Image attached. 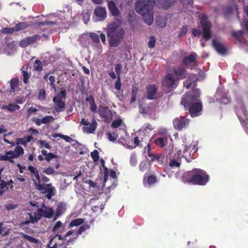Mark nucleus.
<instances>
[{
    "instance_id": "43",
    "label": "nucleus",
    "mask_w": 248,
    "mask_h": 248,
    "mask_svg": "<svg viewBox=\"0 0 248 248\" xmlns=\"http://www.w3.org/2000/svg\"><path fill=\"white\" fill-rule=\"evenodd\" d=\"M8 189V187L6 182L3 180H0V195H2Z\"/></svg>"
},
{
    "instance_id": "46",
    "label": "nucleus",
    "mask_w": 248,
    "mask_h": 248,
    "mask_svg": "<svg viewBox=\"0 0 248 248\" xmlns=\"http://www.w3.org/2000/svg\"><path fill=\"white\" fill-rule=\"evenodd\" d=\"M28 27V24L25 22H20L16 24L15 29V31H17L24 29Z\"/></svg>"
},
{
    "instance_id": "4",
    "label": "nucleus",
    "mask_w": 248,
    "mask_h": 248,
    "mask_svg": "<svg viewBox=\"0 0 248 248\" xmlns=\"http://www.w3.org/2000/svg\"><path fill=\"white\" fill-rule=\"evenodd\" d=\"M107 33L109 38V45L112 47H116L124 37L125 32L124 29L118 28L117 24L113 23L108 25L107 28Z\"/></svg>"
},
{
    "instance_id": "2",
    "label": "nucleus",
    "mask_w": 248,
    "mask_h": 248,
    "mask_svg": "<svg viewBox=\"0 0 248 248\" xmlns=\"http://www.w3.org/2000/svg\"><path fill=\"white\" fill-rule=\"evenodd\" d=\"M155 4V0H138L135 4V10L142 16L145 22L149 25L153 22V8Z\"/></svg>"
},
{
    "instance_id": "63",
    "label": "nucleus",
    "mask_w": 248,
    "mask_h": 248,
    "mask_svg": "<svg viewBox=\"0 0 248 248\" xmlns=\"http://www.w3.org/2000/svg\"><path fill=\"white\" fill-rule=\"evenodd\" d=\"M56 156L52 153H49L48 155L45 157V159L47 162H49L52 159L56 158Z\"/></svg>"
},
{
    "instance_id": "56",
    "label": "nucleus",
    "mask_w": 248,
    "mask_h": 248,
    "mask_svg": "<svg viewBox=\"0 0 248 248\" xmlns=\"http://www.w3.org/2000/svg\"><path fill=\"white\" fill-rule=\"evenodd\" d=\"M122 69V66L121 64L118 63V64H117L115 65V71L117 74V78L120 77Z\"/></svg>"
},
{
    "instance_id": "53",
    "label": "nucleus",
    "mask_w": 248,
    "mask_h": 248,
    "mask_svg": "<svg viewBox=\"0 0 248 248\" xmlns=\"http://www.w3.org/2000/svg\"><path fill=\"white\" fill-rule=\"evenodd\" d=\"M130 163L131 166H135L137 163V160L136 154L133 153L131 155L130 159Z\"/></svg>"
},
{
    "instance_id": "19",
    "label": "nucleus",
    "mask_w": 248,
    "mask_h": 248,
    "mask_svg": "<svg viewBox=\"0 0 248 248\" xmlns=\"http://www.w3.org/2000/svg\"><path fill=\"white\" fill-rule=\"evenodd\" d=\"M108 176L110 177V181L113 182V184L111 186H108V187L109 189H113L117 185L116 172L112 170H110L107 171H106L105 174V177L104 178V185L105 186L107 183Z\"/></svg>"
},
{
    "instance_id": "8",
    "label": "nucleus",
    "mask_w": 248,
    "mask_h": 248,
    "mask_svg": "<svg viewBox=\"0 0 248 248\" xmlns=\"http://www.w3.org/2000/svg\"><path fill=\"white\" fill-rule=\"evenodd\" d=\"M158 111L156 103L151 102L147 104L141 102L139 104V111L144 117L154 118Z\"/></svg>"
},
{
    "instance_id": "33",
    "label": "nucleus",
    "mask_w": 248,
    "mask_h": 248,
    "mask_svg": "<svg viewBox=\"0 0 248 248\" xmlns=\"http://www.w3.org/2000/svg\"><path fill=\"white\" fill-rule=\"evenodd\" d=\"M156 181V177L154 175H149L147 178L144 176L143 178V184L146 187L152 186L155 183Z\"/></svg>"
},
{
    "instance_id": "41",
    "label": "nucleus",
    "mask_w": 248,
    "mask_h": 248,
    "mask_svg": "<svg viewBox=\"0 0 248 248\" xmlns=\"http://www.w3.org/2000/svg\"><path fill=\"white\" fill-rule=\"evenodd\" d=\"M244 31L240 30L238 31L234 32L232 33V35L240 43L243 42Z\"/></svg>"
},
{
    "instance_id": "26",
    "label": "nucleus",
    "mask_w": 248,
    "mask_h": 248,
    "mask_svg": "<svg viewBox=\"0 0 248 248\" xmlns=\"http://www.w3.org/2000/svg\"><path fill=\"white\" fill-rule=\"evenodd\" d=\"M40 38V36L34 35L32 36L29 37L22 40L20 42L19 45L22 47H25Z\"/></svg>"
},
{
    "instance_id": "32",
    "label": "nucleus",
    "mask_w": 248,
    "mask_h": 248,
    "mask_svg": "<svg viewBox=\"0 0 248 248\" xmlns=\"http://www.w3.org/2000/svg\"><path fill=\"white\" fill-rule=\"evenodd\" d=\"M212 43L214 48L218 53L224 54L226 52V48L221 43L217 41L215 39L213 40Z\"/></svg>"
},
{
    "instance_id": "31",
    "label": "nucleus",
    "mask_w": 248,
    "mask_h": 248,
    "mask_svg": "<svg viewBox=\"0 0 248 248\" xmlns=\"http://www.w3.org/2000/svg\"><path fill=\"white\" fill-rule=\"evenodd\" d=\"M147 152V155L151 161H153L155 160H157L159 161H162L164 158V157L161 155L156 156L155 155L152 154L150 152V147L149 144H148L147 146L145 147V152Z\"/></svg>"
},
{
    "instance_id": "13",
    "label": "nucleus",
    "mask_w": 248,
    "mask_h": 248,
    "mask_svg": "<svg viewBox=\"0 0 248 248\" xmlns=\"http://www.w3.org/2000/svg\"><path fill=\"white\" fill-rule=\"evenodd\" d=\"M35 186L37 189L41 191L43 193H46V197L50 200L55 194V188L54 186H52L51 184L47 185L41 184L40 181L35 183Z\"/></svg>"
},
{
    "instance_id": "28",
    "label": "nucleus",
    "mask_w": 248,
    "mask_h": 248,
    "mask_svg": "<svg viewBox=\"0 0 248 248\" xmlns=\"http://www.w3.org/2000/svg\"><path fill=\"white\" fill-rule=\"evenodd\" d=\"M78 40L81 46L84 48L89 47L91 44L89 33L81 34Z\"/></svg>"
},
{
    "instance_id": "39",
    "label": "nucleus",
    "mask_w": 248,
    "mask_h": 248,
    "mask_svg": "<svg viewBox=\"0 0 248 248\" xmlns=\"http://www.w3.org/2000/svg\"><path fill=\"white\" fill-rule=\"evenodd\" d=\"M58 239L59 240H61L62 237L59 234H56L54 237L50 238L49 243L47 244V247L48 248H57V243L54 242V241Z\"/></svg>"
},
{
    "instance_id": "35",
    "label": "nucleus",
    "mask_w": 248,
    "mask_h": 248,
    "mask_svg": "<svg viewBox=\"0 0 248 248\" xmlns=\"http://www.w3.org/2000/svg\"><path fill=\"white\" fill-rule=\"evenodd\" d=\"M66 210V205L65 203H61L57 207L56 211V214L54 220H56L60 216L63 214Z\"/></svg>"
},
{
    "instance_id": "10",
    "label": "nucleus",
    "mask_w": 248,
    "mask_h": 248,
    "mask_svg": "<svg viewBox=\"0 0 248 248\" xmlns=\"http://www.w3.org/2000/svg\"><path fill=\"white\" fill-rule=\"evenodd\" d=\"M230 102V99L227 96V92L221 86L217 88L214 97L209 99L210 103L218 102L220 104H227Z\"/></svg>"
},
{
    "instance_id": "17",
    "label": "nucleus",
    "mask_w": 248,
    "mask_h": 248,
    "mask_svg": "<svg viewBox=\"0 0 248 248\" xmlns=\"http://www.w3.org/2000/svg\"><path fill=\"white\" fill-rule=\"evenodd\" d=\"M182 151L178 150L176 153L174 154L170 158L169 166L171 168H178L181 164V157H183V155L181 156Z\"/></svg>"
},
{
    "instance_id": "18",
    "label": "nucleus",
    "mask_w": 248,
    "mask_h": 248,
    "mask_svg": "<svg viewBox=\"0 0 248 248\" xmlns=\"http://www.w3.org/2000/svg\"><path fill=\"white\" fill-rule=\"evenodd\" d=\"M98 112L99 116L103 118L106 122H110L112 119V113L108 107L100 106L99 107Z\"/></svg>"
},
{
    "instance_id": "9",
    "label": "nucleus",
    "mask_w": 248,
    "mask_h": 248,
    "mask_svg": "<svg viewBox=\"0 0 248 248\" xmlns=\"http://www.w3.org/2000/svg\"><path fill=\"white\" fill-rule=\"evenodd\" d=\"M24 149L20 146H16L14 151H9L4 154H0V161H7L14 163V158H17L24 154Z\"/></svg>"
},
{
    "instance_id": "21",
    "label": "nucleus",
    "mask_w": 248,
    "mask_h": 248,
    "mask_svg": "<svg viewBox=\"0 0 248 248\" xmlns=\"http://www.w3.org/2000/svg\"><path fill=\"white\" fill-rule=\"evenodd\" d=\"M172 73L178 80L185 78L187 76L186 70L181 66H176L173 68Z\"/></svg>"
},
{
    "instance_id": "1",
    "label": "nucleus",
    "mask_w": 248,
    "mask_h": 248,
    "mask_svg": "<svg viewBox=\"0 0 248 248\" xmlns=\"http://www.w3.org/2000/svg\"><path fill=\"white\" fill-rule=\"evenodd\" d=\"M199 80V78L194 74L189 75L187 79L184 82V85L186 89L191 88V93L185 94L182 99L181 104L185 108H188L189 113L192 117L199 116L202 108V102L199 99L200 92L199 89L194 88L196 81Z\"/></svg>"
},
{
    "instance_id": "61",
    "label": "nucleus",
    "mask_w": 248,
    "mask_h": 248,
    "mask_svg": "<svg viewBox=\"0 0 248 248\" xmlns=\"http://www.w3.org/2000/svg\"><path fill=\"white\" fill-rule=\"evenodd\" d=\"M138 90V89L137 88H133L132 91V96L130 100V103H132L136 100Z\"/></svg>"
},
{
    "instance_id": "47",
    "label": "nucleus",
    "mask_w": 248,
    "mask_h": 248,
    "mask_svg": "<svg viewBox=\"0 0 248 248\" xmlns=\"http://www.w3.org/2000/svg\"><path fill=\"white\" fill-rule=\"evenodd\" d=\"M89 34L90 39H92L93 43L100 42L99 37L97 34L94 32H90L89 33Z\"/></svg>"
},
{
    "instance_id": "25",
    "label": "nucleus",
    "mask_w": 248,
    "mask_h": 248,
    "mask_svg": "<svg viewBox=\"0 0 248 248\" xmlns=\"http://www.w3.org/2000/svg\"><path fill=\"white\" fill-rule=\"evenodd\" d=\"M94 15L97 18L96 19H94L95 21H101L104 20L107 16V12L106 9L102 7H96L94 11Z\"/></svg>"
},
{
    "instance_id": "55",
    "label": "nucleus",
    "mask_w": 248,
    "mask_h": 248,
    "mask_svg": "<svg viewBox=\"0 0 248 248\" xmlns=\"http://www.w3.org/2000/svg\"><path fill=\"white\" fill-rule=\"evenodd\" d=\"M91 156L95 162L97 161L99 158L98 152L96 150H94L93 152H91Z\"/></svg>"
},
{
    "instance_id": "23",
    "label": "nucleus",
    "mask_w": 248,
    "mask_h": 248,
    "mask_svg": "<svg viewBox=\"0 0 248 248\" xmlns=\"http://www.w3.org/2000/svg\"><path fill=\"white\" fill-rule=\"evenodd\" d=\"M64 140H65L67 142H72V145L74 146L76 149L79 148L81 149V150L79 151V153L80 155H83L85 153V151L83 150V148H85L83 145L81 144H80L78 140H76L73 139L67 135H63V138Z\"/></svg>"
},
{
    "instance_id": "22",
    "label": "nucleus",
    "mask_w": 248,
    "mask_h": 248,
    "mask_svg": "<svg viewBox=\"0 0 248 248\" xmlns=\"http://www.w3.org/2000/svg\"><path fill=\"white\" fill-rule=\"evenodd\" d=\"M196 56V53L193 52L188 56L185 57L182 61L183 64L187 67L190 66L195 67L197 64V62L195 59Z\"/></svg>"
},
{
    "instance_id": "37",
    "label": "nucleus",
    "mask_w": 248,
    "mask_h": 248,
    "mask_svg": "<svg viewBox=\"0 0 248 248\" xmlns=\"http://www.w3.org/2000/svg\"><path fill=\"white\" fill-rule=\"evenodd\" d=\"M64 230V225L60 221H57L52 229V231L57 233L62 232Z\"/></svg>"
},
{
    "instance_id": "45",
    "label": "nucleus",
    "mask_w": 248,
    "mask_h": 248,
    "mask_svg": "<svg viewBox=\"0 0 248 248\" xmlns=\"http://www.w3.org/2000/svg\"><path fill=\"white\" fill-rule=\"evenodd\" d=\"M33 68L36 71H41L43 69L42 62L40 60H36L34 63Z\"/></svg>"
},
{
    "instance_id": "20",
    "label": "nucleus",
    "mask_w": 248,
    "mask_h": 248,
    "mask_svg": "<svg viewBox=\"0 0 248 248\" xmlns=\"http://www.w3.org/2000/svg\"><path fill=\"white\" fill-rule=\"evenodd\" d=\"M188 120L184 117H177L173 121L174 128L178 130H181L188 124Z\"/></svg>"
},
{
    "instance_id": "60",
    "label": "nucleus",
    "mask_w": 248,
    "mask_h": 248,
    "mask_svg": "<svg viewBox=\"0 0 248 248\" xmlns=\"http://www.w3.org/2000/svg\"><path fill=\"white\" fill-rule=\"evenodd\" d=\"M122 123V121L121 119L115 120L112 122L111 125L113 128H116L119 127L121 125Z\"/></svg>"
},
{
    "instance_id": "57",
    "label": "nucleus",
    "mask_w": 248,
    "mask_h": 248,
    "mask_svg": "<svg viewBox=\"0 0 248 248\" xmlns=\"http://www.w3.org/2000/svg\"><path fill=\"white\" fill-rule=\"evenodd\" d=\"M90 18V14L88 12L83 13L82 19L85 24H87Z\"/></svg>"
},
{
    "instance_id": "52",
    "label": "nucleus",
    "mask_w": 248,
    "mask_h": 248,
    "mask_svg": "<svg viewBox=\"0 0 248 248\" xmlns=\"http://www.w3.org/2000/svg\"><path fill=\"white\" fill-rule=\"evenodd\" d=\"M93 48L99 52H101L102 51V46L99 43H94V44L91 43V45Z\"/></svg>"
},
{
    "instance_id": "14",
    "label": "nucleus",
    "mask_w": 248,
    "mask_h": 248,
    "mask_svg": "<svg viewBox=\"0 0 248 248\" xmlns=\"http://www.w3.org/2000/svg\"><path fill=\"white\" fill-rule=\"evenodd\" d=\"M65 98V91H61L56 96L53 98V101L55 105V109L57 112H62L64 110L65 104L64 100Z\"/></svg>"
},
{
    "instance_id": "11",
    "label": "nucleus",
    "mask_w": 248,
    "mask_h": 248,
    "mask_svg": "<svg viewBox=\"0 0 248 248\" xmlns=\"http://www.w3.org/2000/svg\"><path fill=\"white\" fill-rule=\"evenodd\" d=\"M66 18L63 12H60V14H53L49 16V20L46 22H41L39 25L42 26L47 25L49 27L54 25H60L61 23H64V21Z\"/></svg>"
},
{
    "instance_id": "64",
    "label": "nucleus",
    "mask_w": 248,
    "mask_h": 248,
    "mask_svg": "<svg viewBox=\"0 0 248 248\" xmlns=\"http://www.w3.org/2000/svg\"><path fill=\"white\" fill-rule=\"evenodd\" d=\"M241 24L243 28L246 29V30L248 31V21L246 18H244L242 21H241Z\"/></svg>"
},
{
    "instance_id": "5",
    "label": "nucleus",
    "mask_w": 248,
    "mask_h": 248,
    "mask_svg": "<svg viewBox=\"0 0 248 248\" xmlns=\"http://www.w3.org/2000/svg\"><path fill=\"white\" fill-rule=\"evenodd\" d=\"M54 211L52 208L47 207L44 205H42L41 208L37 209L34 213L33 216L31 213H28V217H26V220L22 221V225H28L30 223L34 224L37 222L42 217L47 218H51L54 215Z\"/></svg>"
},
{
    "instance_id": "44",
    "label": "nucleus",
    "mask_w": 248,
    "mask_h": 248,
    "mask_svg": "<svg viewBox=\"0 0 248 248\" xmlns=\"http://www.w3.org/2000/svg\"><path fill=\"white\" fill-rule=\"evenodd\" d=\"M149 164L148 161L146 160L141 162L139 165V169L141 171L144 172L146 171L149 167Z\"/></svg>"
},
{
    "instance_id": "12",
    "label": "nucleus",
    "mask_w": 248,
    "mask_h": 248,
    "mask_svg": "<svg viewBox=\"0 0 248 248\" xmlns=\"http://www.w3.org/2000/svg\"><path fill=\"white\" fill-rule=\"evenodd\" d=\"M80 124L83 125V132L87 134H93L96 130L98 124L94 118H93L91 123L88 119H81Z\"/></svg>"
},
{
    "instance_id": "49",
    "label": "nucleus",
    "mask_w": 248,
    "mask_h": 248,
    "mask_svg": "<svg viewBox=\"0 0 248 248\" xmlns=\"http://www.w3.org/2000/svg\"><path fill=\"white\" fill-rule=\"evenodd\" d=\"M161 5L164 8L167 9L170 7L172 4V0H160Z\"/></svg>"
},
{
    "instance_id": "50",
    "label": "nucleus",
    "mask_w": 248,
    "mask_h": 248,
    "mask_svg": "<svg viewBox=\"0 0 248 248\" xmlns=\"http://www.w3.org/2000/svg\"><path fill=\"white\" fill-rule=\"evenodd\" d=\"M18 84V80L17 78H13L10 81V86L11 89L14 91Z\"/></svg>"
},
{
    "instance_id": "36",
    "label": "nucleus",
    "mask_w": 248,
    "mask_h": 248,
    "mask_svg": "<svg viewBox=\"0 0 248 248\" xmlns=\"http://www.w3.org/2000/svg\"><path fill=\"white\" fill-rule=\"evenodd\" d=\"M90 228V226L88 224H87V223L83 224L78 229V231L77 232V236L75 238H73L72 239H70L69 242H71V241H75V240H76V239H77L78 236L81 234L83 232H84L86 231V230L89 229Z\"/></svg>"
},
{
    "instance_id": "7",
    "label": "nucleus",
    "mask_w": 248,
    "mask_h": 248,
    "mask_svg": "<svg viewBox=\"0 0 248 248\" xmlns=\"http://www.w3.org/2000/svg\"><path fill=\"white\" fill-rule=\"evenodd\" d=\"M182 140L184 143L183 145H184V147L183 156L186 158L187 162H190L191 159L189 158L188 157L192 158L194 154L198 151V142L196 141H193L189 145V142L187 141L186 136L182 137Z\"/></svg>"
},
{
    "instance_id": "48",
    "label": "nucleus",
    "mask_w": 248,
    "mask_h": 248,
    "mask_svg": "<svg viewBox=\"0 0 248 248\" xmlns=\"http://www.w3.org/2000/svg\"><path fill=\"white\" fill-rule=\"evenodd\" d=\"M108 139L111 141H114L118 138V134L115 131L113 133H107Z\"/></svg>"
},
{
    "instance_id": "54",
    "label": "nucleus",
    "mask_w": 248,
    "mask_h": 248,
    "mask_svg": "<svg viewBox=\"0 0 248 248\" xmlns=\"http://www.w3.org/2000/svg\"><path fill=\"white\" fill-rule=\"evenodd\" d=\"M22 76L23 77V81L24 83H27L30 76L28 72L25 70H22Z\"/></svg>"
},
{
    "instance_id": "51",
    "label": "nucleus",
    "mask_w": 248,
    "mask_h": 248,
    "mask_svg": "<svg viewBox=\"0 0 248 248\" xmlns=\"http://www.w3.org/2000/svg\"><path fill=\"white\" fill-rule=\"evenodd\" d=\"M38 143L40 145V147H45L46 149H50L51 146L46 141L43 140H39Z\"/></svg>"
},
{
    "instance_id": "24",
    "label": "nucleus",
    "mask_w": 248,
    "mask_h": 248,
    "mask_svg": "<svg viewBox=\"0 0 248 248\" xmlns=\"http://www.w3.org/2000/svg\"><path fill=\"white\" fill-rule=\"evenodd\" d=\"M169 139L171 140L170 134L160 135L154 140V143L160 147H164L167 145Z\"/></svg>"
},
{
    "instance_id": "6",
    "label": "nucleus",
    "mask_w": 248,
    "mask_h": 248,
    "mask_svg": "<svg viewBox=\"0 0 248 248\" xmlns=\"http://www.w3.org/2000/svg\"><path fill=\"white\" fill-rule=\"evenodd\" d=\"M235 111L246 132L248 134V115L247 111L244 107L243 101L240 99L237 100Z\"/></svg>"
},
{
    "instance_id": "30",
    "label": "nucleus",
    "mask_w": 248,
    "mask_h": 248,
    "mask_svg": "<svg viewBox=\"0 0 248 248\" xmlns=\"http://www.w3.org/2000/svg\"><path fill=\"white\" fill-rule=\"evenodd\" d=\"M108 6L111 15L114 16H118L120 14L118 9L117 8L115 3L113 1H109L108 3Z\"/></svg>"
},
{
    "instance_id": "16",
    "label": "nucleus",
    "mask_w": 248,
    "mask_h": 248,
    "mask_svg": "<svg viewBox=\"0 0 248 248\" xmlns=\"http://www.w3.org/2000/svg\"><path fill=\"white\" fill-rule=\"evenodd\" d=\"M178 80L172 72L167 73L162 81L164 86L175 89L178 85Z\"/></svg>"
},
{
    "instance_id": "59",
    "label": "nucleus",
    "mask_w": 248,
    "mask_h": 248,
    "mask_svg": "<svg viewBox=\"0 0 248 248\" xmlns=\"http://www.w3.org/2000/svg\"><path fill=\"white\" fill-rule=\"evenodd\" d=\"M48 80L49 81V84L52 89L54 90H56V88L55 85V78L53 76H50L48 78Z\"/></svg>"
},
{
    "instance_id": "62",
    "label": "nucleus",
    "mask_w": 248,
    "mask_h": 248,
    "mask_svg": "<svg viewBox=\"0 0 248 248\" xmlns=\"http://www.w3.org/2000/svg\"><path fill=\"white\" fill-rule=\"evenodd\" d=\"M38 98L40 100H44L46 99V92L44 89L39 91Z\"/></svg>"
},
{
    "instance_id": "27",
    "label": "nucleus",
    "mask_w": 248,
    "mask_h": 248,
    "mask_svg": "<svg viewBox=\"0 0 248 248\" xmlns=\"http://www.w3.org/2000/svg\"><path fill=\"white\" fill-rule=\"evenodd\" d=\"M147 98L150 100L157 98V88L155 85H150L147 87Z\"/></svg>"
},
{
    "instance_id": "34",
    "label": "nucleus",
    "mask_w": 248,
    "mask_h": 248,
    "mask_svg": "<svg viewBox=\"0 0 248 248\" xmlns=\"http://www.w3.org/2000/svg\"><path fill=\"white\" fill-rule=\"evenodd\" d=\"M28 170L34 174L35 178H32L34 185H35V182L37 183V182L40 181V177L39 175L38 170L35 167L30 166L28 167Z\"/></svg>"
},
{
    "instance_id": "15",
    "label": "nucleus",
    "mask_w": 248,
    "mask_h": 248,
    "mask_svg": "<svg viewBox=\"0 0 248 248\" xmlns=\"http://www.w3.org/2000/svg\"><path fill=\"white\" fill-rule=\"evenodd\" d=\"M201 27L202 30V37L205 40L209 39L211 37V24L205 15L202 16L201 18Z\"/></svg>"
},
{
    "instance_id": "29",
    "label": "nucleus",
    "mask_w": 248,
    "mask_h": 248,
    "mask_svg": "<svg viewBox=\"0 0 248 248\" xmlns=\"http://www.w3.org/2000/svg\"><path fill=\"white\" fill-rule=\"evenodd\" d=\"M54 121V119L52 116H46L42 119L37 118L34 122L37 126H40L42 124H47L53 122Z\"/></svg>"
},
{
    "instance_id": "38",
    "label": "nucleus",
    "mask_w": 248,
    "mask_h": 248,
    "mask_svg": "<svg viewBox=\"0 0 248 248\" xmlns=\"http://www.w3.org/2000/svg\"><path fill=\"white\" fill-rule=\"evenodd\" d=\"M21 235L23 238L28 240L29 242L31 243L35 244H37V245H40L41 244L40 240L38 239H36L35 238L29 235L24 233H21Z\"/></svg>"
},
{
    "instance_id": "3",
    "label": "nucleus",
    "mask_w": 248,
    "mask_h": 248,
    "mask_svg": "<svg viewBox=\"0 0 248 248\" xmlns=\"http://www.w3.org/2000/svg\"><path fill=\"white\" fill-rule=\"evenodd\" d=\"M184 181L198 185H205L209 180L206 172L200 169H194L185 173L183 176Z\"/></svg>"
},
{
    "instance_id": "40",
    "label": "nucleus",
    "mask_w": 248,
    "mask_h": 248,
    "mask_svg": "<svg viewBox=\"0 0 248 248\" xmlns=\"http://www.w3.org/2000/svg\"><path fill=\"white\" fill-rule=\"evenodd\" d=\"M85 219L78 218L72 220L69 225V228H73L74 227H77L80 225L82 224L84 222Z\"/></svg>"
},
{
    "instance_id": "42",
    "label": "nucleus",
    "mask_w": 248,
    "mask_h": 248,
    "mask_svg": "<svg viewBox=\"0 0 248 248\" xmlns=\"http://www.w3.org/2000/svg\"><path fill=\"white\" fill-rule=\"evenodd\" d=\"M2 108L7 109L10 112H14L16 110H18L20 106L17 104H10L8 106H2Z\"/></svg>"
},
{
    "instance_id": "58",
    "label": "nucleus",
    "mask_w": 248,
    "mask_h": 248,
    "mask_svg": "<svg viewBox=\"0 0 248 248\" xmlns=\"http://www.w3.org/2000/svg\"><path fill=\"white\" fill-rule=\"evenodd\" d=\"M155 42L156 40L155 37L153 36H151L148 43V46L151 48H154L155 46Z\"/></svg>"
}]
</instances>
